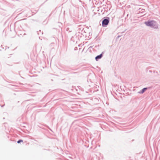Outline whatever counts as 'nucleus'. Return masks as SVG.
<instances>
[{
	"label": "nucleus",
	"instance_id": "1",
	"mask_svg": "<svg viewBox=\"0 0 160 160\" xmlns=\"http://www.w3.org/2000/svg\"><path fill=\"white\" fill-rule=\"evenodd\" d=\"M145 24L147 26L154 27L155 25L156 22L153 20L148 21L145 22Z\"/></svg>",
	"mask_w": 160,
	"mask_h": 160
},
{
	"label": "nucleus",
	"instance_id": "2",
	"mask_svg": "<svg viewBox=\"0 0 160 160\" xmlns=\"http://www.w3.org/2000/svg\"><path fill=\"white\" fill-rule=\"evenodd\" d=\"M109 23V21L107 19H104L102 22V25L104 26V25H107Z\"/></svg>",
	"mask_w": 160,
	"mask_h": 160
},
{
	"label": "nucleus",
	"instance_id": "3",
	"mask_svg": "<svg viewBox=\"0 0 160 160\" xmlns=\"http://www.w3.org/2000/svg\"><path fill=\"white\" fill-rule=\"evenodd\" d=\"M102 57V55L101 54L99 55H98L97 56L96 58L95 59L96 60H97L98 59Z\"/></svg>",
	"mask_w": 160,
	"mask_h": 160
},
{
	"label": "nucleus",
	"instance_id": "4",
	"mask_svg": "<svg viewBox=\"0 0 160 160\" xmlns=\"http://www.w3.org/2000/svg\"><path fill=\"white\" fill-rule=\"evenodd\" d=\"M147 89V88H143L141 91V93H143L145 92V91Z\"/></svg>",
	"mask_w": 160,
	"mask_h": 160
},
{
	"label": "nucleus",
	"instance_id": "5",
	"mask_svg": "<svg viewBox=\"0 0 160 160\" xmlns=\"http://www.w3.org/2000/svg\"><path fill=\"white\" fill-rule=\"evenodd\" d=\"M23 142V140H18V141L17 142L18 143H19L20 142Z\"/></svg>",
	"mask_w": 160,
	"mask_h": 160
}]
</instances>
